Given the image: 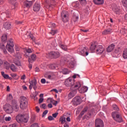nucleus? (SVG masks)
I'll return each instance as SVG.
<instances>
[{"instance_id":"nucleus-5","label":"nucleus","mask_w":127,"mask_h":127,"mask_svg":"<svg viewBox=\"0 0 127 127\" xmlns=\"http://www.w3.org/2000/svg\"><path fill=\"white\" fill-rule=\"evenodd\" d=\"M78 52L82 56H88L89 55V50L85 47H80L78 50Z\"/></svg>"},{"instance_id":"nucleus-63","label":"nucleus","mask_w":127,"mask_h":127,"mask_svg":"<svg viewBox=\"0 0 127 127\" xmlns=\"http://www.w3.org/2000/svg\"><path fill=\"white\" fill-rule=\"evenodd\" d=\"M81 31H83V32H84L85 33L88 32L89 31V30H84V29H81Z\"/></svg>"},{"instance_id":"nucleus-53","label":"nucleus","mask_w":127,"mask_h":127,"mask_svg":"<svg viewBox=\"0 0 127 127\" xmlns=\"http://www.w3.org/2000/svg\"><path fill=\"white\" fill-rule=\"evenodd\" d=\"M29 36V38H31V39H32V40L34 41L35 40L34 37H33V35H32V34H30Z\"/></svg>"},{"instance_id":"nucleus-39","label":"nucleus","mask_w":127,"mask_h":127,"mask_svg":"<svg viewBox=\"0 0 127 127\" xmlns=\"http://www.w3.org/2000/svg\"><path fill=\"white\" fill-rule=\"evenodd\" d=\"M31 59L33 61H35V60H36V55H35V54H32L31 56Z\"/></svg>"},{"instance_id":"nucleus-60","label":"nucleus","mask_w":127,"mask_h":127,"mask_svg":"<svg viewBox=\"0 0 127 127\" xmlns=\"http://www.w3.org/2000/svg\"><path fill=\"white\" fill-rule=\"evenodd\" d=\"M25 78L26 76L24 74L21 77V80H25Z\"/></svg>"},{"instance_id":"nucleus-11","label":"nucleus","mask_w":127,"mask_h":127,"mask_svg":"<svg viewBox=\"0 0 127 127\" xmlns=\"http://www.w3.org/2000/svg\"><path fill=\"white\" fill-rule=\"evenodd\" d=\"M61 54L59 52H51L49 54V57H51V58H58L60 57Z\"/></svg>"},{"instance_id":"nucleus-34","label":"nucleus","mask_w":127,"mask_h":127,"mask_svg":"<svg viewBox=\"0 0 127 127\" xmlns=\"http://www.w3.org/2000/svg\"><path fill=\"white\" fill-rule=\"evenodd\" d=\"M60 122H61L62 124H64V123L66 122V118L65 117L60 118Z\"/></svg>"},{"instance_id":"nucleus-38","label":"nucleus","mask_w":127,"mask_h":127,"mask_svg":"<svg viewBox=\"0 0 127 127\" xmlns=\"http://www.w3.org/2000/svg\"><path fill=\"white\" fill-rule=\"evenodd\" d=\"M4 121H5V122H10L11 121V117H6L4 118Z\"/></svg>"},{"instance_id":"nucleus-47","label":"nucleus","mask_w":127,"mask_h":127,"mask_svg":"<svg viewBox=\"0 0 127 127\" xmlns=\"http://www.w3.org/2000/svg\"><path fill=\"white\" fill-rule=\"evenodd\" d=\"M51 102L55 106H56L57 105L58 102L56 101L55 100H51Z\"/></svg>"},{"instance_id":"nucleus-57","label":"nucleus","mask_w":127,"mask_h":127,"mask_svg":"<svg viewBox=\"0 0 127 127\" xmlns=\"http://www.w3.org/2000/svg\"><path fill=\"white\" fill-rule=\"evenodd\" d=\"M48 119L49 120V121H53V117L51 116H50L48 117Z\"/></svg>"},{"instance_id":"nucleus-10","label":"nucleus","mask_w":127,"mask_h":127,"mask_svg":"<svg viewBox=\"0 0 127 127\" xmlns=\"http://www.w3.org/2000/svg\"><path fill=\"white\" fill-rule=\"evenodd\" d=\"M30 85L29 86V89L31 90L32 89V87L35 90V91H36V89H37V81H36V79H33L30 82Z\"/></svg>"},{"instance_id":"nucleus-17","label":"nucleus","mask_w":127,"mask_h":127,"mask_svg":"<svg viewBox=\"0 0 127 127\" xmlns=\"http://www.w3.org/2000/svg\"><path fill=\"white\" fill-rule=\"evenodd\" d=\"M32 3H33V2L32 1H25L24 2V5L25 7H27V8H29L32 5Z\"/></svg>"},{"instance_id":"nucleus-56","label":"nucleus","mask_w":127,"mask_h":127,"mask_svg":"<svg viewBox=\"0 0 127 127\" xmlns=\"http://www.w3.org/2000/svg\"><path fill=\"white\" fill-rule=\"evenodd\" d=\"M16 124H13L9 125V127H16Z\"/></svg>"},{"instance_id":"nucleus-40","label":"nucleus","mask_w":127,"mask_h":127,"mask_svg":"<svg viewBox=\"0 0 127 127\" xmlns=\"http://www.w3.org/2000/svg\"><path fill=\"white\" fill-rule=\"evenodd\" d=\"M81 4H82V5H85V4H86V3H87V1H86V0H79Z\"/></svg>"},{"instance_id":"nucleus-36","label":"nucleus","mask_w":127,"mask_h":127,"mask_svg":"<svg viewBox=\"0 0 127 127\" xmlns=\"http://www.w3.org/2000/svg\"><path fill=\"white\" fill-rule=\"evenodd\" d=\"M57 32H58V30H52L51 31V32H50V33H51V34H52V35H55V34H56V33H57Z\"/></svg>"},{"instance_id":"nucleus-15","label":"nucleus","mask_w":127,"mask_h":127,"mask_svg":"<svg viewBox=\"0 0 127 127\" xmlns=\"http://www.w3.org/2000/svg\"><path fill=\"white\" fill-rule=\"evenodd\" d=\"M33 52V50L32 49H26L25 52L24 56L26 58H29L30 57V54Z\"/></svg>"},{"instance_id":"nucleus-9","label":"nucleus","mask_w":127,"mask_h":127,"mask_svg":"<svg viewBox=\"0 0 127 127\" xmlns=\"http://www.w3.org/2000/svg\"><path fill=\"white\" fill-rule=\"evenodd\" d=\"M72 103L74 106H78V105H80L82 103V99L80 96H76L73 99Z\"/></svg>"},{"instance_id":"nucleus-26","label":"nucleus","mask_w":127,"mask_h":127,"mask_svg":"<svg viewBox=\"0 0 127 127\" xmlns=\"http://www.w3.org/2000/svg\"><path fill=\"white\" fill-rule=\"evenodd\" d=\"M10 69H11V71H12L13 72H16V71L17 70V68L13 64H12L10 65Z\"/></svg>"},{"instance_id":"nucleus-24","label":"nucleus","mask_w":127,"mask_h":127,"mask_svg":"<svg viewBox=\"0 0 127 127\" xmlns=\"http://www.w3.org/2000/svg\"><path fill=\"white\" fill-rule=\"evenodd\" d=\"M6 113L7 114H11L13 112V109H12V107L9 106L8 108L5 109Z\"/></svg>"},{"instance_id":"nucleus-18","label":"nucleus","mask_w":127,"mask_h":127,"mask_svg":"<svg viewBox=\"0 0 127 127\" xmlns=\"http://www.w3.org/2000/svg\"><path fill=\"white\" fill-rule=\"evenodd\" d=\"M39 9H40V4L36 3L33 7V10L34 11H39Z\"/></svg>"},{"instance_id":"nucleus-51","label":"nucleus","mask_w":127,"mask_h":127,"mask_svg":"<svg viewBox=\"0 0 127 127\" xmlns=\"http://www.w3.org/2000/svg\"><path fill=\"white\" fill-rule=\"evenodd\" d=\"M41 82L42 84H45L46 83V80H45L44 78H43L41 80Z\"/></svg>"},{"instance_id":"nucleus-21","label":"nucleus","mask_w":127,"mask_h":127,"mask_svg":"<svg viewBox=\"0 0 127 127\" xmlns=\"http://www.w3.org/2000/svg\"><path fill=\"white\" fill-rule=\"evenodd\" d=\"M10 23L6 22L3 24V27L5 28V29H10Z\"/></svg>"},{"instance_id":"nucleus-7","label":"nucleus","mask_w":127,"mask_h":127,"mask_svg":"<svg viewBox=\"0 0 127 127\" xmlns=\"http://www.w3.org/2000/svg\"><path fill=\"white\" fill-rule=\"evenodd\" d=\"M27 104H28V101L27 98L25 97H21V101L20 102V108L21 109H24L27 107Z\"/></svg>"},{"instance_id":"nucleus-27","label":"nucleus","mask_w":127,"mask_h":127,"mask_svg":"<svg viewBox=\"0 0 127 127\" xmlns=\"http://www.w3.org/2000/svg\"><path fill=\"white\" fill-rule=\"evenodd\" d=\"M81 91L79 90L80 93H85L88 91V87L87 86H84L81 88Z\"/></svg>"},{"instance_id":"nucleus-13","label":"nucleus","mask_w":127,"mask_h":127,"mask_svg":"<svg viewBox=\"0 0 127 127\" xmlns=\"http://www.w3.org/2000/svg\"><path fill=\"white\" fill-rule=\"evenodd\" d=\"M12 109L15 111V112H18V109H19V107L18 105L16 103V101L15 100H13L12 101Z\"/></svg>"},{"instance_id":"nucleus-44","label":"nucleus","mask_w":127,"mask_h":127,"mask_svg":"<svg viewBox=\"0 0 127 127\" xmlns=\"http://www.w3.org/2000/svg\"><path fill=\"white\" fill-rule=\"evenodd\" d=\"M30 127H39V125L37 123H35L32 125Z\"/></svg>"},{"instance_id":"nucleus-6","label":"nucleus","mask_w":127,"mask_h":127,"mask_svg":"<svg viewBox=\"0 0 127 127\" xmlns=\"http://www.w3.org/2000/svg\"><path fill=\"white\" fill-rule=\"evenodd\" d=\"M112 118L116 121V122H118V123H122L123 118L120 115V113L117 111H114L112 114Z\"/></svg>"},{"instance_id":"nucleus-33","label":"nucleus","mask_w":127,"mask_h":127,"mask_svg":"<svg viewBox=\"0 0 127 127\" xmlns=\"http://www.w3.org/2000/svg\"><path fill=\"white\" fill-rule=\"evenodd\" d=\"M49 67L50 69H56V64H50L49 65Z\"/></svg>"},{"instance_id":"nucleus-1","label":"nucleus","mask_w":127,"mask_h":127,"mask_svg":"<svg viewBox=\"0 0 127 127\" xmlns=\"http://www.w3.org/2000/svg\"><path fill=\"white\" fill-rule=\"evenodd\" d=\"M81 87V83L79 82H73L72 86L71 87V91L68 94V99H72L73 97H75V95L77 94V90L80 89Z\"/></svg>"},{"instance_id":"nucleus-64","label":"nucleus","mask_w":127,"mask_h":127,"mask_svg":"<svg viewBox=\"0 0 127 127\" xmlns=\"http://www.w3.org/2000/svg\"><path fill=\"white\" fill-rule=\"evenodd\" d=\"M48 108H50V109L52 108V107H53L52 104H49L48 105Z\"/></svg>"},{"instance_id":"nucleus-54","label":"nucleus","mask_w":127,"mask_h":127,"mask_svg":"<svg viewBox=\"0 0 127 127\" xmlns=\"http://www.w3.org/2000/svg\"><path fill=\"white\" fill-rule=\"evenodd\" d=\"M14 64L15 65H17V66H20V62L18 61V62H15Z\"/></svg>"},{"instance_id":"nucleus-23","label":"nucleus","mask_w":127,"mask_h":127,"mask_svg":"<svg viewBox=\"0 0 127 127\" xmlns=\"http://www.w3.org/2000/svg\"><path fill=\"white\" fill-rule=\"evenodd\" d=\"M55 78H56V75L54 73H52L48 76V79L50 80H53V79H55Z\"/></svg>"},{"instance_id":"nucleus-35","label":"nucleus","mask_w":127,"mask_h":127,"mask_svg":"<svg viewBox=\"0 0 127 127\" xmlns=\"http://www.w3.org/2000/svg\"><path fill=\"white\" fill-rule=\"evenodd\" d=\"M5 66H6V69H7V70H8V69H9V63H8L7 62H5L4 63Z\"/></svg>"},{"instance_id":"nucleus-14","label":"nucleus","mask_w":127,"mask_h":127,"mask_svg":"<svg viewBox=\"0 0 127 127\" xmlns=\"http://www.w3.org/2000/svg\"><path fill=\"white\" fill-rule=\"evenodd\" d=\"M95 127H104V122L101 119H97L95 121Z\"/></svg>"},{"instance_id":"nucleus-3","label":"nucleus","mask_w":127,"mask_h":127,"mask_svg":"<svg viewBox=\"0 0 127 127\" xmlns=\"http://www.w3.org/2000/svg\"><path fill=\"white\" fill-rule=\"evenodd\" d=\"M28 119V115L24 114H19L16 117V121L18 123H27Z\"/></svg>"},{"instance_id":"nucleus-48","label":"nucleus","mask_w":127,"mask_h":127,"mask_svg":"<svg viewBox=\"0 0 127 127\" xmlns=\"http://www.w3.org/2000/svg\"><path fill=\"white\" fill-rule=\"evenodd\" d=\"M114 12H115V13H116V14H119V13H120V9H115L114 10Z\"/></svg>"},{"instance_id":"nucleus-4","label":"nucleus","mask_w":127,"mask_h":127,"mask_svg":"<svg viewBox=\"0 0 127 127\" xmlns=\"http://www.w3.org/2000/svg\"><path fill=\"white\" fill-rule=\"evenodd\" d=\"M13 46H14V44H13V40H9L7 42L6 48L7 50H8V52H10V53H12V52H13L14 51V50H13Z\"/></svg>"},{"instance_id":"nucleus-16","label":"nucleus","mask_w":127,"mask_h":127,"mask_svg":"<svg viewBox=\"0 0 127 127\" xmlns=\"http://www.w3.org/2000/svg\"><path fill=\"white\" fill-rule=\"evenodd\" d=\"M47 8H53L55 5V0H52L51 2H46Z\"/></svg>"},{"instance_id":"nucleus-30","label":"nucleus","mask_w":127,"mask_h":127,"mask_svg":"<svg viewBox=\"0 0 127 127\" xmlns=\"http://www.w3.org/2000/svg\"><path fill=\"white\" fill-rule=\"evenodd\" d=\"M1 74L4 79H8V78H9V76L8 74H5L3 71H2Z\"/></svg>"},{"instance_id":"nucleus-37","label":"nucleus","mask_w":127,"mask_h":127,"mask_svg":"<svg viewBox=\"0 0 127 127\" xmlns=\"http://www.w3.org/2000/svg\"><path fill=\"white\" fill-rule=\"evenodd\" d=\"M52 45L54 47H57L58 44L56 43V40H54V41L52 43Z\"/></svg>"},{"instance_id":"nucleus-43","label":"nucleus","mask_w":127,"mask_h":127,"mask_svg":"<svg viewBox=\"0 0 127 127\" xmlns=\"http://www.w3.org/2000/svg\"><path fill=\"white\" fill-rule=\"evenodd\" d=\"M90 12V8H86L84 9V12H85V13H86V14H89V12Z\"/></svg>"},{"instance_id":"nucleus-55","label":"nucleus","mask_w":127,"mask_h":127,"mask_svg":"<svg viewBox=\"0 0 127 127\" xmlns=\"http://www.w3.org/2000/svg\"><path fill=\"white\" fill-rule=\"evenodd\" d=\"M46 107V104H43L41 106V108H42V109H44V110H45V107Z\"/></svg>"},{"instance_id":"nucleus-52","label":"nucleus","mask_w":127,"mask_h":127,"mask_svg":"<svg viewBox=\"0 0 127 127\" xmlns=\"http://www.w3.org/2000/svg\"><path fill=\"white\" fill-rule=\"evenodd\" d=\"M43 101H44V99H43V98H41L39 99V104H41V103H42V102H43Z\"/></svg>"},{"instance_id":"nucleus-25","label":"nucleus","mask_w":127,"mask_h":127,"mask_svg":"<svg viewBox=\"0 0 127 127\" xmlns=\"http://www.w3.org/2000/svg\"><path fill=\"white\" fill-rule=\"evenodd\" d=\"M93 1L95 4H103L104 2V0H93Z\"/></svg>"},{"instance_id":"nucleus-8","label":"nucleus","mask_w":127,"mask_h":127,"mask_svg":"<svg viewBox=\"0 0 127 127\" xmlns=\"http://www.w3.org/2000/svg\"><path fill=\"white\" fill-rule=\"evenodd\" d=\"M74 79L73 78H68L64 81V85L66 87H72L73 85H74Z\"/></svg>"},{"instance_id":"nucleus-49","label":"nucleus","mask_w":127,"mask_h":127,"mask_svg":"<svg viewBox=\"0 0 127 127\" xmlns=\"http://www.w3.org/2000/svg\"><path fill=\"white\" fill-rule=\"evenodd\" d=\"M0 48L2 50L4 49H5L4 45L3 44H0Z\"/></svg>"},{"instance_id":"nucleus-41","label":"nucleus","mask_w":127,"mask_h":127,"mask_svg":"<svg viewBox=\"0 0 127 127\" xmlns=\"http://www.w3.org/2000/svg\"><path fill=\"white\" fill-rule=\"evenodd\" d=\"M113 108L114 110H115V111H119L120 110V109H119V107H118V106H117V105H116V104H114L113 105Z\"/></svg>"},{"instance_id":"nucleus-61","label":"nucleus","mask_w":127,"mask_h":127,"mask_svg":"<svg viewBox=\"0 0 127 127\" xmlns=\"http://www.w3.org/2000/svg\"><path fill=\"white\" fill-rule=\"evenodd\" d=\"M22 88H23V90L24 91H26V90H27V87L26 86L23 85L22 86Z\"/></svg>"},{"instance_id":"nucleus-46","label":"nucleus","mask_w":127,"mask_h":127,"mask_svg":"<svg viewBox=\"0 0 127 127\" xmlns=\"http://www.w3.org/2000/svg\"><path fill=\"white\" fill-rule=\"evenodd\" d=\"M48 113V110H45L43 113V115H42V117L43 118L45 116H46V115H47V113Z\"/></svg>"},{"instance_id":"nucleus-62","label":"nucleus","mask_w":127,"mask_h":127,"mask_svg":"<svg viewBox=\"0 0 127 127\" xmlns=\"http://www.w3.org/2000/svg\"><path fill=\"white\" fill-rule=\"evenodd\" d=\"M2 51L4 54H6V53H7V51H6V50L5 49H3Z\"/></svg>"},{"instance_id":"nucleus-19","label":"nucleus","mask_w":127,"mask_h":127,"mask_svg":"<svg viewBox=\"0 0 127 127\" xmlns=\"http://www.w3.org/2000/svg\"><path fill=\"white\" fill-rule=\"evenodd\" d=\"M60 72L64 75H67L70 73V70L67 68H62L60 70Z\"/></svg>"},{"instance_id":"nucleus-31","label":"nucleus","mask_w":127,"mask_h":127,"mask_svg":"<svg viewBox=\"0 0 127 127\" xmlns=\"http://www.w3.org/2000/svg\"><path fill=\"white\" fill-rule=\"evenodd\" d=\"M7 38V37L6 36V34H4L1 37V40L2 41H3V42H5V41H6Z\"/></svg>"},{"instance_id":"nucleus-29","label":"nucleus","mask_w":127,"mask_h":127,"mask_svg":"<svg viewBox=\"0 0 127 127\" xmlns=\"http://www.w3.org/2000/svg\"><path fill=\"white\" fill-rule=\"evenodd\" d=\"M88 112V107H85L83 109L82 111L80 113V116H83L84 114H86Z\"/></svg>"},{"instance_id":"nucleus-59","label":"nucleus","mask_w":127,"mask_h":127,"mask_svg":"<svg viewBox=\"0 0 127 127\" xmlns=\"http://www.w3.org/2000/svg\"><path fill=\"white\" fill-rule=\"evenodd\" d=\"M36 111L37 113H39L40 109H39V108H38V107H36Z\"/></svg>"},{"instance_id":"nucleus-32","label":"nucleus","mask_w":127,"mask_h":127,"mask_svg":"<svg viewBox=\"0 0 127 127\" xmlns=\"http://www.w3.org/2000/svg\"><path fill=\"white\" fill-rule=\"evenodd\" d=\"M123 56L124 59H127V49H125L124 51Z\"/></svg>"},{"instance_id":"nucleus-28","label":"nucleus","mask_w":127,"mask_h":127,"mask_svg":"<svg viewBox=\"0 0 127 127\" xmlns=\"http://www.w3.org/2000/svg\"><path fill=\"white\" fill-rule=\"evenodd\" d=\"M59 46L63 50H64V51H67V46L64 45L62 44H60Z\"/></svg>"},{"instance_id":"nucleus-12","label":"nucleus","mask_w":127,"mask_h":127,"mask_svg":"<svg viewBox=\"0 0 127 127\" xmlns=\"http://www.w3.org/2000/svg\"><path fill=\"white\" fill-rule=\"evenodd\" d=\"M62 19L64 22L68 21V12L63 11L61 13Z\"/></svg>"},{"instance_id":"nucleus-50","label":"nucleus","mask_w":127,"mask_h":127,"mask_svg":"<svg viewBox=\"0 0 127 127\" xmlns=\"http://www.w3.org/2000/svg\"><path fill=\"white\" fill-rule=\"evenodd\" d=\"M15 23L16 24L21 25V24H22V23H23V21H16Z\"/></svg>"},{"instance_id":"nucleus-58","label":"nucleus","mask_w":127,"mask_h":127,"mask_svg":"<svg viewBox=\"0 0 127 127\" xmlns=\"http://www.w3.org/2000/svg\"><path fill=\"white\" fill-rule=\"evenodd\" d=\"M58 116V113H56L53 114V117L54 118H56Z\"/></svg>"},{"instance_id":"nucleus-2","label":"nucleus","mask_w":127,"mask_h":127,"mask_svg":"<svg viewBox=\"0 0 127 127\" xmlns=\"http://www.w3.org/2000/svg\"><path fill=\"white\" fill-rule=\"evenodd\" d=\"M90 50L92 52H94L95 50L97 54H102L104 52L105 49H104L103 46L97 45V43H94L91 44L90 47Z\"/></svg>"},{"instance_id":"nucleus-45","label":"nucleus","mask_w":127,"mask_h":127,"mask_svg":"<svg viewBox=\"0 0 127 127\" xmlns=\"http://www.w3.org/2000/svg\"><path fill=\"white\" fill-rule=\"evenodd\" d=\"M78 19H79V17L78 16H73V20H74V21H77Z\"/></svg>"},{"instance_id":"nucleus-20","label":"nucleus","mask_w":127,"mask_h":127,"mask_svg":"<svg viewBox=\"0 0 127 127\" xmlns=\"http://www.w3.org/2000/svg\"><path fill=\"white\" fill-rule=\"evenodd\" d=\"M112 31H113L111 29H108L104 30L102 32V34H103V35H107V34H111V33H112Z\"/></svg>"},{"instance_id":"nucleus-22","label":"nucleus","mask_w":127,"mask_h":127,"mask_svg":"<svg viewBox=\"0 0 127 127\" xmlns=\"http://www.w3.org/2000/svg\"><path fill=\"white\" fill-rule=\"evenodd\" d=\"M115 48V45L111 44L110 46H109L107 49V52H112L113 50H114V49Z\"/></svg>"},{"instance_id":"nucleus-42","label":"nucleus","mask_w":127,"mask_h":127,"mask_svg":"<svg viewBox=\"0 0 127 127\" xmlns=\"http://www.w3.org/2000/svg\"><path fill=\"white\" fill-rule=\"evenodd\" d=\"M12 99L13 97L11 94H9L8 96L7 97V99L9 101L12 100Z\"/></svg>"}]
</instances>
